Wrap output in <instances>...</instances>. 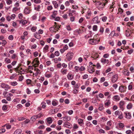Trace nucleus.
I'll list each match as a JSON object with an SVG mask.
<instances>
[{"label": "nucleus", "mask_w": 134, "mask_h": 134, "mask_svg": "<svg viewBox=\"0 0 134 134\" xmlns=\"http://www.w3.org/2000/svg\"><path fill=\"white\" fill-rule=\"evenodd\" d=\"M58 102L56 101H53L52 102V104L54 106H56L58 105Z\"/></svg>", "instance_id": "cd10ccee"}, {"label": "nucleus", "mask_w": 134, "mask_h": 134, "mask_svg": "<svg viewBox=\"0 0 134 134\" xmlns=\"http://www.w3.org/2000/svg\"><path fill=\"white\" fill-rule=\"evenodd\" d=\"M37 118L36 115H33L31 118L30 120L31 121L34 122Z\"/></svg>", "instance_id": "dca6fc26"}, {"label": "nucleus", "mask_w": 134, "mask_h": 134, "mask_svg": "<svg viewBox=\"0 0 134 134\" xmlns=\"http://www.w3.org/2000/svg\"><path fill=\"white\" fill-rule=\"evenodd\" d=\"M102 3L101 2H100L99 1H97L96 3V7L98 8V7H99V6Z\"/></svg>", "instance_id": "e433bc0d"}, {"label": "nucleus", "mask_w": 134, "mask_h": 134, "mask_svg": "<svg viewBox=\"0 0 134 134\" xmlns=\"http://www.w3.org/2000/svg\"><path fill=\"white\" fill-rule=\"evenodd\" d=\"M57 11H54L53 12V14L52 15V17L54 19L55 18L56 15L57 14Z\"/></svg>", "instance_id": "aec40b11"}, {"label": "nucleus", "mask_w": 134, "mask_h": 134, "mask_svg": "<svg viewBox=\"0 0 134 134\" xmlns=\"http://www.w3.org/2000/svg\"><path fill=\"white\" fill-rule=\"evenodd\" d=\"M10 84L12 86H15L17 85L18 83L16 81H13L11 82Z\"/></svg>", "instance_id": "2f4dec72"}, {"label": "nucleus", "mask_w": 134, "mask_h": 134, "mask_svg": "<svg viewBox=\"0 0 134 134\" xmlns=\"http://www.w3.org/2000/svg\"><path fill=\"white\" fill-rule=\"evenodd\" d=\"M64 126L69 128H71L72 127V125L70 123L68 122L65 123L64 125Z\"/></svg>", "instance_id": "9b49d317"}, {"label": "nucleus", "mask_w": 134, "mask_h": 134, "mask_svg": "<svg viewBox=\"0 0 134 134\" xmlns=\"http://www.w3.org/2000/svg\"><path fill=\"white\" fill-rule=\"evenodd\" d=\"M46 121L47 124H50L52 122L53 119L51 117H49L47 118L46 119Z\"/></svg>", "instance_id": "9d476101"}, {"label": "nucleus", "mask_w": 134, "mask_h": 134, "mask_svg": "<svg viewBox=\"0 0 134 134\" xmlns=\"http://www.w3.org/2000/svg\"><path fill=\"white\" fill-rule=\"evenodd\" d=\"M66 58L69 61H70L73 57V54L72 52H69L66 55Z\"/></svg>", "instance_id": "7ed1b4c3"}, {"label": "nucleus", "mask_w": 134, "mask_h": 134, "mask_svg": "<svg viewBox=\"0 0 134 134\" xmlns=\"http://www.w3.org/2000/svg\"><path fill=\"white\" fill-rule=\"evenodd\" d=\"M39 34L37 33L36 34H35L34 36L35 37L38 39H40L41 38L40 35Z\"/></svg>", "instance_id": "bb28decb"}, {"label": "nucleus", "mask_w": 134, "mask_h": 134, "mask_svg": "<svg viewBox=\"0 0 134 134\" xmlns=\"http://www.w3.org/2000/svg\"><path fill=\"white\" fill-rule=\"evenodd\" d=\"M73 128L74 129H77L79 128L77 125L75 124H74Z\"/></svg>", "instance_id": "37998d69"}, {"label": "nucleus", "mask_w": 134, "mask_h": 134, "mask_svg": "<svg viewBox=\"0 0 134 134\" xmlns=\"http://www.w3.org/2000/svg\"><path fill=\"white\" fill-rule=\"evenodd\" d=\"M98 16H96L93 18L92 20V21L94 23H99L100 21L98 20Z\"/></svg>", "instance_id": "0eeeda50"}, {"label": "nucleus", "mask_w": 134, "mask_h": 134, "mask_svg": "<svg viewBox=\"0 0 134 134\" xmlns=\"http://www.w3.org/2000/svg\"><path fill=\"white\" fill-rule=\"evenodd\" d=\"M126 133L127 134H131L132 133V131L130 130H128L126 131Z\"/></svg>", "instance_id": "774afa93"}, {"label": "nucleus", "mask_w": 134, "mask_h": 134, "mask_svg": "<svg viewBox=\"0 0 134 134\" xmlns=\"http://www.w3.org/2000/svg\"><path fill=\"white\" fill-rule=\"evenodd\" d=\"M101 62L103 64H108L109 63V60L108 59L102 58L100 60Z\"/></svg>", "instance_id": "39448f33"}, {"label": "nucleus", "mask_w": 134, "mask_h": 134, "mask_svg": "<svg viewBox=\"0 0 134 134\" xmlns=\"http://www.w3.org/2000/svg\"><path fill=\"white\" fill-rule=\"evenodd\" d=\"M120 97L118 95H115L113 97V100L116 101H119L120 100Z\"/></svg>", "instance_id": "4468645a"}, {"label": "nucleus", "mask_w": 134, "mask_h": 134, "mask_svg": "<svg viewBox=\"0 0 134 134\" xmlns=\"http://www.w3.org/2000/svg\"><path fill=\"white\" fill-rule=\"evenodd\" d=\"M124 102L123 101H121L119 103L120 107H122V106L124 105Z\"/></svg>", "instance_id": "79ce46f5"}, {"label": "nucleus", "mask_w": 134, "mask_h": 134, "mask_svg": "<svg viewBox=\"0 0 134 134\" xmlns=\"http://www.w3.org/2000/svg\"><path fill=\"white\" fill-rule=\"evenodd\" d=\"M5 61L6 62L8 63H10V59H8L7 58H6L5 59Z\"/></svg>", "instance_id": "5fc2aeb1"}, {"label": "nucleus", "mask_w": 134, "mask_h": 134, "mask_svg": "<svg viewBox=\"0 0 134 134\" xmlns=\"http://www.w3.org/2000/svg\"><path fill=\"white\" fill-rule=\"evenodd\" d=\"M27 22L26 20L23 21L22 20H20L19 21V23L20 24L22 23L23 25H24L27 24Z\"/></svg>", "instance_id": "4be33fe9"}, {"label": "nucleus", "mask_w": 134, "mask_h": 134, "mask_svg": "<svg viewBox=\"0 0 134 134\" xmlns=\"http://www.w3.org/2000/svg\"><path fill=\"white\" fill-rule=\"evenodd\" d=\"M54 54L57 56H59V52L58 51H55V52Z\"/></svg>", "instance_id": "338daca9"}, {"label": "nucleus", "mask_w": 134, "mask_h": 134, "mask_svg": "<svg viewBox=\"0 0 134 134\" xmlns=\"http://www.w3.org/2000/svg\"><path fill=\"white\" fill-rule=\"evenodd\" d=\"M7 107L6 105H3L2 107V109L3 110H5L7 109Z\"/></svg>", "instance_id": "a18cd8bd"}, {"label": "nucleus", "mask_w": 134, "mask_h": 134, "mask_svg": "<svg viewBox=\"0 0 134 134\" xmlns=\"http://www.w3.org/2000/svg\"><path fill=\"white\" fill-rule=\"evenodd\" d=\"M132 105L131 103H129L127 106V108L128 109H130L132 108Z\"/></svg>", "instance_id": "c756f323"}, {"label": "nucleus", "mask_w": 134, "mask_h": 134, "mask_svg": "<svg viewBox=\"0 0 134 134\" xmlns=\"http://www.w3.org/2000/svg\"><path fill=\"white\" fill-rule=\"evenodd\" d=\"M86 125L87 127H91L92 125V124L90 122L87 121L86 122Z\"/></svg>", "instance_id": "c85d7f7f"}, {"label": "nucleus", "mask_w": 134, "mask_h": 134, "mask_svg": "<svg viewBox=\"0 0 134 134\" xmlns=\"http://www.w3.org/2000/svg\"><path fill=\"white\" fill-rule=\"evenodd\" d=\"M34 61H35V64H34V65H38L39 64V61L37 60V58L35 59L34 60Z\"/></svg>", "instance_id": "5701e85b"}, {"label": "nucleus", "mask_w": 134, "mask_h": 134, "mask_svg": "<svg viewBox=\"0 0 134 134\" xmlns=\"http://www.w3.org/2000/svg\"><path fill=\"white\" fill-rule=\"evenodd\" d=\"M91 15V12L90 11H88L87 12V14L86 15V18L89 19L90 18V17Z\"/></svg>", "instance_id": "6ab92c4d"}, {"label": "nucleus", "mask_w": 134, "mask_h": 134, "mask_svg": "<svg viewBox=\"0 0 134 134\" xmlns=\"http://www.w3.org/2000/svg\"><path fill=\"white\" fill-rule=\"evenodd\" d=\"M1 87L3 88H5V90H8V89L10 88V87L8 85L4 83H2L1 85Z\"/></svg>", "instance_id": "20e7f679"}, {"label": "nucleus", "mask_w": 134, "mask_h": 134, "mask_svg": "<svg viewBox=\"0 0 134 134\" xmlns=\"http://www.w3.org/2000/svg\"><path fill=\"white\" fill-rule=\"evenodd\" d=\"M133 30L131 28H128L127 30L126 31V36L128 37L130 36V35L132 33Z\"/></svg>", "instance_id": "f03ea898"}, {"label": "nucleus", "mask_w": 134, "mask_h": 134, "mask_svg": "<svg viewBox=\"0 0 134 134\" xmlns=\"http://www.w3.org/2000/svg\"><path fill=\"white\" fill-rule=\"evenodd\" d=\"M68 78L69 80H71L72 79L73 77L71 74H69L68 76Z\"/></svg>", "instance_id": "473e14b6"}, {"label": "nucleus", "mask_w": 134, "mask_h": 134, "mask_svg": "<svg viewBox=\"0 0 134 134\" xmlns=\"http://www.w3.org/2000/svg\"><path fill=\"white\" fill-rule=\"evenodd\" d=\"M5 131V130L4 129H0V133H4Z\"/></svg>", "instance_id": "bf43d9fd"}, {"label": "nucleus", "mask_w": 134, "mask_h": 134, "mask_svg": "<svg viewBox=\"0 0 134 134\" xmlns=\"http://www.w3.org/2000/svg\"><path fill=\"white\" fill-rule=\"evenodd\" d=\"M123 118V114L121 112L120 113V114L119 115L118 118L120 119H122Z\"/></svg>", "instance_id": "de8ad7c7"}, {"label": "nucleus", "mask_w": 134, "mask_h": 134, "mask_svg": "<svg viewBox=\"0 0 134 134\" xmlns=\"http://www.w3.org/2000/svg\"><path fill=\"white\" fill-rule=\"evenodd\" d=\"M99 132L100 133H105V131L103 130L102 129H99Z\"/></svg>", "instance_id": "603ef678"}, {"label": "nucleus", "mask_w": 134, "mask_h": 134, "mask_svg": "<svg viewBox=\"0 0 134 134\" xmlns=\"http://www.w3.org/2000/svg\"><path fill=\"white\" fill-rule=\"evenodd\" d=\"M99 56V55L98 54L96 53L94 54V55L93 57H92L94 59H96L98 58Z\"/></svg>", "instance_id": "ea45409f"}, {"label": "nucleus", "mask_w": 134, "mask_h": 134, "mask_svg": "<svg viewBox=\"0 0 134 134\" xmlns=\"http://www.w3.org/2000/svg\"><path fill=\"white\" fill-rule=\"evenodd\" d=\"M52 74H46L45 75V76L47 78H49L51 77Z\"/></svg>", "instance_id": "4d7b16f0"}, {"label": "nucleus", "mask_w": 134, "mask_h": 134, "mask_svg": "<svg viewBox=\"0 0 134 134\" xmlns=\"http://www.w3.org/2000/svg\"><path fill=\"white\" fill-rule=\"evenodd\" d=\"M57 27V26H56L55 27H51L49 28V30L51 32L53 33V32H56V31H58V29L56 31V28Z\"/></svg>", "instance_id": "1a4fd4ad"}, {"label": "nucleus", "mask_w": 134, "mask_h": 134, "mask_svg": "<svg viewBox=\"0 0 134 134\" xmlns=\"http://www.w3.org/2000/svg\"><path fill=\"white\" fill-rule=\"evenodd\" d=\"M13 96L12 94L9 93L6 96V97L7 98V99L8 101H10L11 99L10 97Z\"/></svg>", "instance_id": "2eb2a0df"}, {"label": "nucleus", "mask_w": 134, "mask_h": 134, "mask_svg": "<svg viewBox=\"0 0 134 134\" xmlns=\"http://www.w3.org/2000/svg\"><path fill=\"white\" fill-rule=\"evenodd\" d=\"M107 124L109 126H111L112 125V121L110 120L108 121L107 122Z\"/></svg>", "instance_id": "680f3d73"}, {"label": "nucleus", "mask_w": 134, "mask_h": 134, "mask_svg": "<svg viewBox=\"0 0 134 134\" xmlns=\"http://www.w3.org/2000/svg\"><path fill=\"white\" fill-rule=\"evenodd\" d=\"M77 122L81 126H82L81 124H83V120L82 119H78L77 120Z\"/></svg>", "instance_id": "412c9836"}, {"label": "nucleus", "mask_w": 134, "mask_h": 134, "mask_svg": "<svg viewBox=\"0 0 134 134\" xmlns=\"http://www.w3.org/2000/svg\"><path fill=\"white\" fill-rule=\"evenodd\" d=\"M133 50L132 49L128 50L127 53L129 54H130L132 53L133 52Z\"/></svg>", "instance_id": "0e129e2a"}, {"label": "nucleus", "mask_w": 134, "mask_h": 134, "mask_svg": "<svg viewBox=\"0 0 134 134\" xmlns=\"http://www.w3.org/2000/svg\"><path fill=\"white\" fill-rule=\"evenodd\" d=\"M63 118V120L65 121H68L69 120L70 118L68 116H65L62 117Z\"/></svg>", "instance_id": "b1692460"}, {"label": "nucleus", "mask_w": 134, "mask_h": 134, "mask_svg": "<svg viewBox=\"0 0 134 134\" xmlns=\"http://www.w3.org/2000/svg\"><path fill=\"white\" fill-rule=\"evenodd\" d=\"M97 35H95L94 36L93 39H91L89 40V43L90 44L92 45H95L98 43L99 42L100 40H96V38H97Z\"/></svg>", "instance_id": "f257e3e1"}, {"label": "nucleus", "mask_w": 134, "mask_h": 134, "mask_svg": "<svg viewBox=\"0 0 134 134\" xmlns=\"http://www.w3.org/2000/svg\"><path fill=\"white\" fill-rule=\"evenodd\" d=\"M105 5H104V4L102 3L100 5V6H99V7H98V8L99 9H101L103 8Z\"/></svg>", "instance_id": "c9c22d12"}, {"label": "nucleus", "mask_w": 134, "mask_h": 134, "mask_svg": "<svg viewBox=\"0 0 134 134\" xmlns=\"http://www.w3.org/2000/svg\"><path fill=\"white\" fill-rule=\"evenodd\" d=\"M1 32L2 33L4 34L7 31L6 30L4 29H2L1 30Z\"/></svg>", "instance_id": "69168bd1"}, {"label": "nucleus", "mask_w": 134, "mask_h": 134, "mask_svg": "<svg viewBox=\"0 0 134 134\" xmlns=\"http://www.w3.org/2000/svg\"><path fill=\"white\" fill-rule=\"evenodd\" d=\"M74 69L75 71L77 72L79 70H80V68L78 66H76L74 68Z\"/></svg>", "instance_id": "052dcab7"}, {"label": "nucleus", "mask_w": 134, "mask_h": 134, "mask_svg": "<svg viewBox=\"0 0 134 134\" xmlns=\"http://www.w3.org/2000/svg\"><path fill=\"white\" fill-rule=\"evenodd\" d=\"M120 114V113L119 111L117 110L115 111V116L119 115Z\"/></svg>", "instance_id": "c03bdc74"}, {"label": "nucleus", "mask_w": 134, "mask_h": 134, "mask_svg": "<svg viewBox=\"0 0 134 134\" xmlns=\"http://www.w3.org/2000/svg\"><path fill=\"white\" fill-rule=\"evenodd\" d=\"M2 42H3L1 43V44L3 46L5 45L7 43V42L5 40H2Z\"/></svg>", "instance_id": "13d9d810"}, {"label": "nucleus", "mask_w": 134, "mask_h": 134, "mask_svg": "<svg viewBox=\"0 0 134 134\" xmlns=\"http://www.w3.org/2000/svg\"><path fill=\"white\" fill-rule=\"evenodd\" d=\"M103 108L104 107L103 106V104H101L99 105V109L100 110H101L103 109Z\"/></svg>", "instance_id": "58836bf2"}, {"label": "nucleus", "mask_w": 134, "mask_h": 134, "mask_svg": "<svg viewBox=\"0 0 134 134\" xmlns=\"http://www.w3.org/2000/svg\"><path fill=\"white\" fill-rule=\"evenodd\" d=\"M45 126L44 125H41L38 127V128L39 129H44Z\"/></svg>", "instance_id": "09e8293b"}, {"label": "nucleus", "mask_w": 134, "mask_h": 134, "mask_svg": "<svg viewBox=\"0 0 134 134\" xmlns=\"http://www.w3.org/2000/svg\"><path fill=\"white\" fill-rule=\"evenodd\" d=\"M107 19V17L106 16H104L102 18V20L103 22H105Z\"/></svg>", "instance_id": "6e6d98bb"}, {"label": "nucleus", "mask_w": 134, "mask_h": 134, "mask_svg": "<svg viewBox=\"0 0 134 134\" xmlns=\"http://www.w3.org/2000/svg\"><path fill=\"white\" fill-rule=\"evenodd\" d=\"M119 125L120 127L123 128L124 126V125L122 123H119Z\"/></svg>", "instance_id": "864d4df0"}, {"label": "nucleus", "mask_w": 134, "mask_h": 134, "mask_svg": "<svg viewBox=\"0 0 134 134\" xmlns=\"http://www.w3.org/2000/svg\"><path fill=\"white\" fill-rule=\"evenodd\" d=\"M107 102H105L104 103V105L106 106H108L110 104V100L109 99L108 100H107Z\"/></svg>", "instance_id": "7c9ffc66"}, {"label": "nucleus", "mask_w": 134, "mask_h": 134, "mask_svg": "<svg viewBox=\"0 0 134 134\" xmlns=\"http://www.w3.org/2000/svg\"><path fill=\"white\" fill-rule=\"evenodd\" d=\"M55 112V109H51L49 110V113L50 114H53Z\"/></svg>", "instance_id": "49530a36"}, {"label": "nucleus", "mask_w": 134, "mask_h": 134, "mask_svg": "<svg viewBox=\"0 0 134 134\" xmlns=\"http://www.w3.org/2000/svg\"><path fill=\"white\" fill-rule=\"evenodd\" d=\"M93 30L94 31H96L97 29V25H95L93 26Z\"/></svg>", "instance_id": "3c124183"}, {"label": "nucleus", "mask_w": 134, "mask_h": 134, "mask_svg": "<svg viewBox=\"0 0 134 134\" xmlns=\"http://www.w3.org/2000/svg\"><path fill=\"white\" fill-rule=\"evenodd\" d=\"M6 126V128L8 129H10L11 127V125L8 124H6L5 125H4V126Z\"/></svg>", "instance_id": "a19ab883"}, {"label": "nucleus", "mask_w": 134, "mask_h": 134, "mask_svg": "<svg viewBox=\"0 0 134 134\" xmlns=\"http://www.w3.org/2000/svg\"><path fill=\"white\" fill-rule=\"evenodd\" d=\"M7 4L8 5H10L12 4V2L10 0H8L6 2Z\"/></svg>", "instance_id": "e2e57ef3"}, {"label": "nucleus", "mask_w": 134, "mask_h": 134, "mask_svg": "<svg viewBox=\"0 0 134 134\" xmlns=\"http://www.w3.org/2000/svg\"><path fill=\"white\" fill-rule=\"evenodd\" d=\"M89 66L88 67V71L91 73H92L95 70L94 69L93 67Z\"/></svg>", "instance_id": "f8f14e48"}, {"label": "nucleus", "mask_w": 134, "mask_h": 134, "mask_svg": "<svg viewBox=\"0 0 134 134\" xmlns=\"http://www.w3.org/2000/svg\"><path fill=\"white\" fill-rule=\"evenodd\" d=\"M46 103L44 102H42L41 103L42 107L43 108H44L46 105Z\"/></svg>", "instance_id": "f704fd0d"}, {"label": "nucleus", "mask_w": 134, "mask_h": 134, "mask_svg": "<svg viewBox=\"0 0 134 134\" xmlns=\"http://www.w3.org/2000/svg\"><path fill=\"white\" fill-rule=\"evenodd\" d=\"M31 1L36 4L40 3L41 2V0H31Z\"/></svg>", "instance_id": "72a5a7b5"}, {"label": "nucleus", "mask_w": 134, "mask_h": 134, "mask_svg": "<svg viewBox=\"0 0 134 134\" xmlns=\"http://www.w3.org/2000/svg\"><path fill=\"white\" fill-rule=\"evenodd\" d=\"M125 115V117L127 118L130 119L131 118V114L129 112H126L124 113Z\"/></svg>", "instance_id": "ddd939ff"}, {"label": "nucleus", "mask_w": 134, "mask_h": 134, "mask_svg": "<svg viewBox=\"0 0 134 134\" xmlns=\"http://www.w3.org/2000/svg\"><path fill=\"white\" fill-rule=\"evenodd\" d=\"M119 92L121 93L124 92L125 91L124 86H121L119 87Z\"/></svg>", "instance_id": "6e6552de"}, {"label": "nucleus", "mask_w": 134, "mask_h": 134, "mask_svg": "<svg viewBox=\"0 0 134 134\" xmlns=\"http://www.w3.org/2000/svg\"><path fill=\"white\" fill-rule=\"evenodd\" d=\"M21 132V130L20 129H18L14 132V134H20Z\"/></svg>", "instance_id": "a211bd4d"}, {"label": "nucleus", "mask_w": 134, "mask_h": 134, "mask_svg": "<svg viewBox=\"0 0 134 134\" xmlns=\"http://www.w3.org/2000/svg\"><path fill=\"white\" fill-rule=\"evenodd\" d=\"M30 12V10L28 8H26L24 10V13L25 14H29Z\"/></svg>", "instance_id": "f3484780"}, {"label": "nucleus", "mask_w": 134, "mask_h": 134, "mask_svg": "<svg viewBox=\"0 0 134 134\" xmlns=\"http://www.w3.org/2000/svg\"><path fill=\"white\" fill-rule=\"evenodd\" d=\"M31 80L30 79H28L26 80V82L27 85H29L31 83Z\"/></svg>", "instance_id": "8fccbe9b"}, {"label": "nucleus", "mask_w": 134, "mask_h": 134, "mask_svg": "<svg viewBox=\"0 0 134 134\" xmlns=\"http://www.w3.org/2000/svg\"><path fill=\"white\" fill-rule=\"evenodd\" d=\"M37 118H40L42 117L43 115L42 113H40L37 115H36Z\"/></svg>", "instance_id": "a878e982"}, {"label": "nucleus", "mask_w": 134, "mask_h": 134, "mask_svg": "<svg viewBox=\"0 0 134 134\" xmlns=\"http://www.w3.org/2000/svg\"><path fill=\"white\" fill-rule=\"evenodd\" d=\"M118 79V75L117 74L113 76L112 78L111 81L113 83L117 81Z\"/></svg>", "instance_id": "423d86ee"}, {"label": "nucleus", "mask_w": 134, "mask_h": 134, "mask_svg": "<svg viewBox=\"0 0 134 134\" xmlns=\"http://www.w3.org/2000/svg\"><path fill=\"white\" fill-rule=\"evenodd\" d=\"M53 4L54 5V7L55 8H57L58 7V4L56 1H53L52 2Z\"/></svg>", "instance_id": "393cba45"}, {"label": "nucleus", "mask_w": 134, "mask_h": 134, "mask_svg": "<svg viewBox=\"0 0 134 134\" xmlns=\"http://www.w3.org/2000/svg\"><path fill=\"white\" fill-rule=\"evenodd\" d=\"M40 8V6L39 5H38L36 7H35L34 9L37 11H39Z\"/></svg>", "instance_id": "4c0bfd02"}]
</instances>
